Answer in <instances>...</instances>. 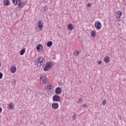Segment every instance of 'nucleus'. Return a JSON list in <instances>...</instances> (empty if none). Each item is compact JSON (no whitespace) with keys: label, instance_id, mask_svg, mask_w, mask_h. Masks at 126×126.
Returning a JSON list of instances; mask_svg holds the SVG:
<instances>
[{"label":"nucleus","instance_id":"obj_9","mask_svg":"<svg viewBox=\"0 0 126 126\" xmlns=\"http://www.w3.org/2000/svg\"><path fill=\"white\" fill-rule=\"evenodd\" d=\"M62 88H61L60 87L56 88L55 91V92L56 95H59L61 94V93H62Z\"/></svg>","mask_w":126,"mask_h":126},{"label":"nucleus","instance_id":"obj_17","mask_svg":"<svg viewBox=\"0 0 126 126\" xmlns=\"http://www.w3.org/2000/svg\"><path fill=\"white\" fill-rule=\"evenodd\" d=\"M8 109H11V110L13 109L14 108V105L12 104V102H10V104L8 105Z\"/></svg>","mask_w":126,"mask_h":126},{"label":"nucleus","instance_id":"obj_13","mask_svg":"<svg viewBox=\"0 0 126 126\" xmlns=\"http://www.w3.org/2000/svg\"><path fill=\"white\" fill-rule=\"evenodd\" d=\"M52 107L54 109H58V108H59V103H56V102H54L52 104Z\"/></svg>","mask_w":126,"mask_h":126},{"label":"nucleus","instance_id":"obj_11","mask_svg":"<svg viewBox=\"0 0 126 126\" xmlns=\"http://www.w3.org/2000/svg\"><path fill=\"white\" fill-rule=\"evenodd\" d=\"M18 7H20L21 8H23L24 7V5H25V3L21 1V0L18 3Z\"/></svg>","mask_w":126,"mask_h":126},{"label":"nucleus","instance_id":"obj_5","mask_svg":"<svg viewBox=\"0 0 126 126\" xmlns=\"http://www.w3.org/2000/svg\"><path fill=\"white\" fill-rule=\"evenodd\" d=\"M52 99L54 102H60L61 101V96L58 94H55L53 96Z\"/></svg>","mask_w":126,"mask_h":126},{"label":"nucleus","instance_id":"obj_32","mask_svg":"<svg viewBox=\"0 0 126 126\" xmlns=\"http://www.w3.org/2000/svg\"><path fill=\"white\" fill-rule=\"evenodd\" d=\"M98 64H101L102 63V62L101 61H99V63H98Z\"/></svg>","mask_w":126,"mask_h":126},{"label":"nucleus","instance_id":"obj_12","mask_svg":"<svg viewBox=\"0 0 126 126\" xmlns=\"http://www.w3.org/2000/svg\"><path fill=\"white\" fill-rule=\"evenodd\" d=\"M10 72L11 73H15L16 71V67L15 66H12L10 69Z\"/></svg>","mask_w":126,"mask_h":126},{"label":"nucleus","instance_id":"obj_8","mask_svg":"<svg viewBox=\"0 0 126 126\" xmlns=\"http://www.w3.org/2000/svg\"><path fill=\"white\" fill-rule=\"evenodd\" d=\"M42 20H39L38 23V27L39 28L40 30H42L43 29V25H44V23L42 22Z\"/></svg>","mask_w":126,"mask_h":126},{"label":"nucleus","instance_id":"obj_26","mask_svg":"<svg viewBox=\"0 0 126 126\" xmlns=\"http://www.w3.org/2000/svg\"><path fill=\"white\" fill-rule=\"evenodd\" d=\"M106 100H103V102H102V105H106Z\"/></svg>","mask_w":126,"mask_h":126},{"label":"nucleus","instance_id":"obj_33","mask_svg":"<svg viewBox=\"0 0 126 126\" xmlns=\"http://www.w3.org/2000/svg\"><path fill=\"white\" fill-rule=\"evenodd\" d=\"M119 118L120 120H122V116H119Z\"/></svg>","mask_w":126,"mask_h":126},{"label":"nucleus","instance_id":"obj_22","mask_svg":"<svg viewBox=\"0 0 126 126\" xmlns=\"http://www.w3.org/2000/svg\"><path fill=\"white\" fill-rule=\"evenodd\" d=\"M79 54H80V52L79 51H77V50L75 51V52H73V55H75V56L77 55V56H79Z\"/></svg>","mask_w":126,"mask_h":126},{"label":"nucleus","instance_id":"obj_27","mask_svg":"<svg viewBox=\"0 0 126 126\" xmlns=\"http://www.w3.org/2000/svg\"><path fill=\"white\" fill-rule=\"evenodd\" d=\"M78 103H82V100L81 98H80L78 101Z\"/></svg>","mask_w":126,"mask_h":126},{"label":"nucleus","instance_id":"obj_2","mask_svg":"<svg viewBox=\"0 0 126 126\" xmlns=\"http://www.w3.org/2000/svg\"><path fill=\"white\" fill-rule=\"evenodd\" d=\"M53 64L50 62H47L44 67L43 68L44 71H49L51 68H52V65Z\"/></svg>","mask_w":126,"mask_h":126},{"label":"nucleus","instance_id":"obj_3","mask_svg":"<svg viewBox=\"0 0 126 126\" xmlns=\"http://www.w3.org/2000/svg\"><path fill=\"white\" fill-rule=\"evenodd\" d=\"M115 18H116L117 21L118 22H120L121 20V16L122 15L123 13L121 11H118L116 13H115Z\"/></svg>","mask_w":126,"mask_h":126},{"label":"nucleus","instance_id":"obj_10","mask_svg":"<svg viewBox=\"0 0 126 126\" xmlns=\"http://www.w3.org/2000/svg\"><path fill=\"white\" fill-rule=\"evenodd\" d=\"M73 29H74V27H73V25H72V24H69L67 26V30L69 31H72Z\"/></svg>","mask_w":126,"mask_h":126},{"label":"nucleus","instance_id":"obj_28","mask_svg":"<svg viewBox=\"0 0 126 126\" xmlns=\"http://www.w3.org/2000/svg\"><path fill=\"white\" fill-rule=\"evenodd\" d=\"M72 119H73V120H75V119H76L75 115H73V116H72Z\"/></svg>","mask_w":126,"mask_h":126},{"label":"nucleus","instance_id":"obj_31","mask_svg":"<svg viewBox=\"0 0 126 126\" xmlns=\"http://www.w3.org/2000/svg\"><path fill=\"white\" fill-rule=\"evenodd\" d=\"M1 112H2V108H1V107H0V113H1Z\"/></svg>","mask_w":126,"mask_h":126},{"label":"nucleus","instance_id":"obj_16","mask_svg":"<svg viewBox=\"0 0 126 126\" xmlns=\"http://www.w3.org/2000/svg\"><path fill=\"white\" fill-rule=\"evenodd\" d=\"M9 4V0H4V5H5V6H8Z\"/></svg>","mask_w":126,"mask_h":126},{"label":"nucleus","instance_id":"obj_23","mask_svg":"<svg viewBox=\"0 0 126 126\" xmlns=\"http://www.w3.org/2000/svg\"><path fill=\"white\" fill-rule=\"evenodd\" d=\"M48 10V6H44L43 8V11H47Z\"/></svg>","mask_w":126,"mask_h":126},{"label":"nucleus","instance_id":"obj_24","mask_svg":"<svg viewBox=\"0 0 126 126\" xmlns=\"http://www.w3.org/2000/svg\"><path fill=\"white\" fill-rule=\"evenodd\" d=\"M2 76H3V74H2V73L0 72V79H1V78H2Z\"/></svg>","mask_w":126,"mask_h":126},{"label":"nucleus","instance_id":"obj_1","mask_svg":"<svg viewBox=\"0 0 126 126\" xmlns=\"http://www.w3.org/2000/svg\"><path fill=\"white\" fill-rule=\"evenodd\" d=\"M37 66L38 67H42V66H44L45 65V63L46 62V60H45V58L44 57H38L37 58V60H36Z\"/></svg>","mask_w":126,"mask_h":126},{"label":"nucleus","instance_id":"obj_20","mask_svg":"<svg viewBox=\"0 0 126 126\" xmlns=\"http://www.w3.org/2000/svg\"><path fill=\"white\" fill-rule=\"evenodd\" d=\"M91 35L92 37H95V36H96V32L92 31L91 33Z\"/></svg>","mask_w":126,"mask_h":126},{"label":"nucleus","instance_id":"obj_21","mask_svg":"<svg viewBox=\"0 0 126 126\" xmlns=\"http://www.w3.org/2000/svg\"><path fill=\"white\" fill-rule=\"evenodd\" d=\"M51 89H53V87L52 86V85H50L49 86H47V90H49V91H50V90H51Z\"/></svg>","mask_w":126,"mask_h":126},{"label":"nucleus","instance_id":"obj_30","mask_svg":"<svg viewBox=\"0 0 126 126\" xmlns=\"http://www.w3.org/2000/svg\"><path fill=\"white\" fill-rule=\"evenodd\" d=\"M88 6H89V7H90V6H91V3H88Z\"/></svg>","mask_w":126,"mask_h":126},{"label":"nucleus","instance_id":"obj_35","mask_svg":"<svg viewBox=\"0 0 126 126\" xmlns=\"http://www.w3.org/2000/svg\"><path fill=\"white\" fill-rule=\"evenodd\" d=\"M0 66H1V64L0 63Z\"/></svg>","mask_w":126,"mask_h":126},{"label":"nucleus","instance_id":"obj_25","mask_svg":"<svg viewBox=\"0 0 126 126\" xmlns=\"http://www.w3.org/2000/svg\"><path fill=\"white\" fill-rule=\"evenodd\" d=\"M13 83H14V85H15V83H16V80L13 79L12 81Z\"/></svg>","mask_w":126,"mask_h":126},{"label":"nucleus","instance_id":"obj_6","mask_svg":"<svg viewBox=\"0 0 126 126\" xmlns=\"http://www.w3.org/2000/svg\"><path fill=\"white\" fill-rule=\"evenodd\" d=\"M40 82L42 84H46L47 83V77L45 76H42L40 77Z\"/></svg>","mask_w":126,"mask_h":126},{"label":"nucleus","instance_id":"obj_4","mask_svg":"<svg viewBox=\"0 0 126 126\" xmlns=\"http://www.w3.org/2000/svg\"><path fill=\"white\" fill-rule=\"evenodd\" d=\"M94 26L96 30H100L102 28V24L99 21H96L95 22Z\"/></svg>","mask_w":126,"mask_h":126},{"label":"nucleus","instance_id":"obj_15","mask_svg":"<svg viewBox=\"0 0 126 126\" xmlns=\"http://www.w3.org/2000/svg\"><path fill=\"white\" fill-rule=\"evenodd\" d=\"M21 1V0H12V3L14 5H18V3Z\"/></svg>","mask_w":126,"mask_h":126},{"label":"nucleus","instance_id":"obj_18","mask_svg":"<svg viewBox=\"0 0 126 126\" xmlns=\"http://www.w3.org/2000/svg\"><path fill=\"white\" fill-rule=\"evenodd\" d=\"M25 54V49H22L20 52V55L21 56H23Z\"/></svg>","mask_w":126,"mask_h":126},{"label":"nucleus","instance_id":"obj_14","mask_svg":"<svg viewBox=\"0 0 126 126\" xmlns=\"http://www.w3.org/2000/svg\"><path fill=\"white\" fill-rule=\"evenodd\" d=\"M104 62L106 63H110V57H109V56H105L104 59Z\"/></svg>","mask_w":126,"mask_h":126},{"label":"nucleus","instance_id":"obj_19","mask_svg":"<svg viewBox=\"0 0 126 126\" xmlns=\"http://www.w3.org/2000/svg\"><path fill=\"white\" fill-rule=\"evenodd\" d=\"M47 46L48 47H52L53 46V42L49 41L47 43Z\"/></svg>","mask_w":126,"mask_h":126},{"label":"nucleus","instance_id":"obj_34","mask_svg":"<svg viewBox=\"0 0 126 126\" xmlns=\"http://www.w3.org/2000/svg\"><path fill=\"white\" fill-rule=\"evenodd\" d=\"M40 124H41V125H44V123H43V122L40 123Z\"/></svg>","mask_w":126,"mask_h":126},{"label":"nucleus","instance_id":"obj_7","mask_svg":"<svg viewBox=\"0 0 126 126\" xmlns=\"http://www.w3.org/2000/svg\"><path fill=\"white\" fill-rule=\"evenodd\" d=\"M43 47L41 44H38L36 46V50L37 52H42L43 51Z\"/></svg>","mask_w":126,"mask_h":126},{"label":"nucleus","instance_id":"obj_29","mask_svg":"<svg viewBox=\"0 0 126 126\" xmlns=\"http://www.w3.org/2000/svg\"><path fill=\"white\" fill-rule=\"evenodd\" d=\"M83 107H84V108H86V107H87V105L86 104H85L83 105Z\"/></svg>","mask_w":126,"mask_h":126}]
</instances>
